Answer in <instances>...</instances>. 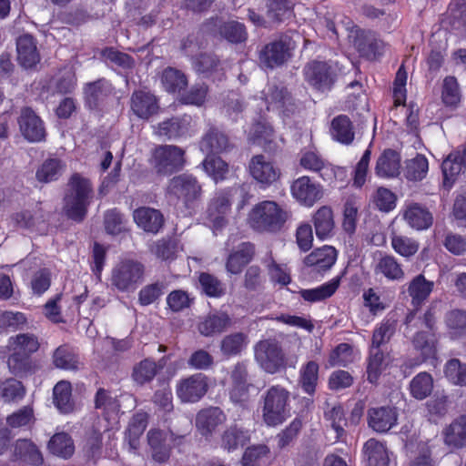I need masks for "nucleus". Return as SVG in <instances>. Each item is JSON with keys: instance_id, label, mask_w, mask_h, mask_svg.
Here are the masks:
<instances>
[{"instance_id": "obj_1", "label": "nucleus", "mask_w": 466, "mask_h": 466, "mask_svg": "<svg viewBox=\"0 0 466 466\" xmlns=\"http://www.w3.org/2000/svg\"><path fill=\"white\" fill-rule=\"evenodd\" d=\"M93 198V187L87 178L75 173L70 177L63 198V213L76 223H81L86 217L88 207Z\"/></svg>"}, {"instance_id": "obj_2", "label": "nucleus", "mask_w": 466, "mask_h": 466, "mask_svg": "<svg viewBox=\"0 0 466 466\" xmlns=\"http://www.w3.org/2000/svg\"><path fill=\"white\" fill-rule=\"evenodd\" d=\"M290 218V212L273 200H263L250 209L248 224L258 233L279 232Z\"/></svg>"}, {"instance_id": "obj_3", "label": "nucleus", "mask_w": 466, "mask_h": 466, "mask_svg": "<svg viewBox=\"0 0 466 466\" xmlns=\"http://www.w3.org/2000/svg\"><path fill=\"white\" fill-rule=\"evenodd\" d=\"M145 265L133 258H123L115 264L110 273V286L123 293L134 292L145 278Z\"/></svg>"}, {"instance_id": "obj_4", "label": "nucleus", "mask_w": 466, "mask_h": 466, "mask_svg": "<svg viewBox=\"0 0 466 466\" xmlns=\"http://www.w3.org/2000/svg\"><path fill=\"white\" fill-rule=\"evenodd\" d=\"M289 391L280 385L269 387L261 396L262 419L270 427L283 423L289 416Z\"/></svg>"}, {"instance_id": "obj_5", "label": "nucleus", "mask_w": 466, "mask_h": 466, "mask_svg": "<svg viewBox=\"0 0 466 466\" xmlns=\"http://www.w3.org/2000/svg\"><path fill=\"white\" fill-rule=\"evenodd\" d=\"M254 358L266 372L274 374L284 369L286 357L279 341L266 339L254 345Z\"/></svg>"}, {"instance_id": "obj_6", "label": "nucleus", "mask_w": 466, "mask_h": 466, "mask_svg": "<svg viewBox=\"0 0 466 466\" xmlns=\"http://www.w3.org/2000/svg\"><path fill=\"white\" fill-rule=\"evenodd\" d=\"M185 162V151L177 146L161 145L153 151L152 165L157 174L176 173L184 167Z\"/></svg>"}, {"instance_id": "obj_7", "label": "nucleus", "mask_w": 466, "mask_h": 466, "mask_svg": "<svg viewBox=\"0 0 466 466\" xmlns=\"http://www.w3.org/2000/svg\"><path fill=\"white\" fill-rule=\"evenodd\" d=\"M167 193L181 200L187 208H194L201 198L202 188L195 177L181 174L170 179Z\"/></svg>"}, {"instance_id": "obj_8", "label": "nucleus", "mask_w": 466, "mask_h": 466, "mask_svg": "<svg viewBox=\"0 0 466 466\" xmlns=\"http://www.w3.org/2000/svg\"><path fill=\"white\" fill-rule=\"evenodd\" d=\"M186 435L187 432L176 434L172 430L168 432L157 429L150 430L147 432V443L152 459L158 463L167 461L171 452L170 442L180 444Z\"/></svg>"}, {"instance_id": "obj_9", "label": "nucleus", "mask_w": 466, "mask_h": 466, "mask_svg": "<svg viewBox=\"0 0 466 466\" xmlns=\"http://www.w3.org/2000/svg\"><path fill=\"white\" fill-rule=\"evenodd\" d=\"M294 49L289 40H276L263 46L258 54V62L261 67L274 69L283 66L291 56Z\"/></svg>"}, {"instance_id": "obj_10", "label": "nucleus", "mask_w": 466, "mask_h": 466, "mask_svg": "<svg viewBox=\"0 0 466 466\" xmlns=\"http://www.w3.org/2000/svg\"><path fill=\"white\" fill-rule=\"evenodd\" d=\"M262 96L268 109H276L284 116L293 114L297 108L292 96L281 83H268L262 91Z\"/></svg>"}, {"instance_id": "obj_11", "label": "nucleus", "mask_w": 466, "mask_h": 466, "mask_svg": "<svg viewBox=\"0 0 466 466\" xmlns=\"http://www.w3.org/2000/svg\"><path fill=\"white\" fill-rule=\"evenodd\" d=\"M305 80L319 91H329L336 80V73L329 64L323 61L309 62L304 67Z\"/></svg>"}, {"instance_id": "obj_12", "label": "nucleus", "mask_w": 466, "mask_h": 466, "mask_svg": "<svg viewBox=\"0 0 466 466\" xmlns=\"http://www.w3.org/2000/svg\"><path fill=\"white\" fill-rule=\"evenodd\" d=\"M176 390L182 402H197L208 392V379L203 373L189 375L177 383Z\"/></svg>"}, {"instance_id": "obj_13", "label": "nucleus", "mask_w": 466, "mask_h": 466, "mask_svg": "<svg viewBox=\"0 0 466 466\" xmlns=\"http://www.w3.org/2000/svg\"><path fill=\"white\" fill-rule=\"evenodd\" d=\"M22 136L29 142L37 143L45 140L46 132L43 120L28 106L23 107L17 119Z\"/></svg>"}, {"instance_id": "obj_14", "label": "nucleus", "mask_w": 466, "mask_h": 466, "mask_svg": "<svg viewBox=\"0 0 466 466\" xmlns=\"http://www.w3.org/2000/svg\"><path fill=\"white\" fill-rule=\"evenodd\" d=\"M113 91V85L104 77L85 84L83 95L86 106L90 110H101Z\"/></svg>"}, {"instance_id": "obj_15", "label": "nucleus", "mask_w": 466, "mask_h": 466, "mask_svg": "<svg viewBox=\"0 0 466 466\" xmlns=\"http://www.w3.org/2000/svg\"><path fill=\"white\" fill-rule=\"evenodd\" d=\"M248 169L251 177L262 188L269 187L280 177L279 169L267 160L264 155L254 156L249 161Z\"/></svg>"}, {"instance_id": "obj_16", "label": "nucleus", "mask_w": 466, "mask_h": 466, "mask_svg": "<svg viewBox=\"0 0 466 466\" xmlns=\"http://www.w3.org/2000/svg\"><path fill=\"white\" fill-rule=\"evenodd\" d=\"M234 145L219 127L211 126L199 141V148L206 154H221L230 151Z\"/></svg>"}, {"instance_id": "obj_17", "label": "nucleus", "mask_w": 466, "mask_h": 466, "mask_svg": "<svg viewBox=\"0 0 466 466\" xmlns=\"http://www.w3.org/2000/svg\"><path fill=\"white\" fill-rule=\"evenodd\" d=\"M368 425L374 431L386 433L396 426L398 412L395 407L380 406L368 410Z\"/></svg>"}, {"instance_id": "obj_18", "label": "nucleus", "mask_w": 466, "mask_h": 466, "mask_svg": "<svg viewBox=\"0 0 466 466\" xmlns=\"http://www.w3.org/2000/svg\"><path fill=\"white\" fill-rule=\"evenodd\" d=\"M194 133L195 124L193 118L189 115L171 117L158 125L159 136H164L168 139H177L191 136Z\"/></svg>"}, {"instance_id": "obj_19", "label": "nucleus", "mask_w": 466, "mask_h": 466, "mask_svg": "<svg viewBox=\"0 0 466 466\" xmlns=\"http://www.w3.org/2000/svg\"><path fill=\"white\" fill-rule=\"evenodd\" d=\"M414 349L420 353V357L413 361L409 360L407 366L412 368L421 364L429 359L435 358L437 349V338L435 333L418 331L412 338L411 340Z\"/></svg>"}, {"instance_id": "obj_20", "label": "nucleus", "mask_w": 466, "mask_h": 466, "mask_svg": "<svg viewBox=\"0 0 466 466\" xmlns=\"http://www.w3.org/2000/svg\"><path fill=\"white\" fill-rule=\"evenodd\" d=\"M17 62L25 69H33L40 62L35 38L25 34L16 39Z\"/></svg>"}, {"instance_id": "obj_21", "label": "nucleus", "mask_w": 466, "mask_h": 466, "mask_svg": "<svg viewBox=\"0 0 466 466\" xmlns=\"http://www.w3.org/2000/svg\"><path fill=\"white\" fill-rule=\"evenodd\" d=\"M230 197V191H220L209 202L208 217L217 229L223 228L227 223L226 217L231 207Z\"/></svg>"}, {"instance_id": "obj_22", "label": "nucleus", "mask_w": 466, "mask_h": 466, "mask_svg": "<svg viewBox=\"0 0 466 466\" xmlns=\"http://www.w3.org/2000/svg\"><path fill=\"white\" fill-rule=\"evenodd\" d=\"M130 106L133 113L141 119H148L159 107L157 97L144 90H136L132 93Z\"/></svg>"}, {"instance_id": "obj_23", "label": "nucleus", "mask_w": 466, "mask_h": 466, "mask_svg": "<svg viewBox=\"0 0 466 466\" xmlns=\"http://www.w3.org/2000/svg\"><path fill=\"white\" fill-rule=\"evenodd\" d=\"M232 325V319L226 312L209 313L198 324V330L204 337H214L226 331Z\"/></svg>"}, {"instance_id": "obj_24", "label": "nucleus", "mask_w": 466, "mask_h": 466, "mask_svg": "<svg viewBox=\"0 0 466 466\" xmlns=\"http://www.w3.org/2000/svg\"><path fill=\"white\" fill-rule=\"evenodd\" d=\"M292 196L300 203L311 207L321 198L319 185L311 182L309 177H301L291 185Z\"/></svg>"}, {"instance_id": "obj_25", "label": "nucleus", "mask_w": 466, "mask_h": 466, "mask_svg": "<svg viewBox=\"0 0 466 466\" xmlns=\"http://www.w3.org/2000/svg\"><path fill=\"white\" fill-rule=\"evenodd\" d=\"M226 420V415L218 407L201 410L196 417V426L202 436H210L216 428Z\"/></svg>"}, {"instance_id": "obj_26", "label": "nucleus", "mask_w": 466, "mask_h": 466, "mask_svg": "<svg viewBox=\"0 0 466 466\" xmlns=\"http://www.w3.org/2000/svg\"><path fill=\"white\" fill-rule=\"evenodd\" d=\"M444 443L452 449L466 447V414L455 418L443 429Z\"/></svg>"}, {"instance_id": "obj_27", "label": "nucleus", "mask_w": 466, "mask_h": 466, "mask_svg": "<svg viewBox=\"0 0 466 466\" xmlns=\"http://www.w3.org/2000/svg\"><path fill=\"white\" fill-rule=\"evenodd\" d=\"M403 218L410 228L416 230L427 229L433 223L431 212L419 203L409 204L403 212Z\"/></svg>"}, {"instance_id": "obj_28", "label": "nucleus", "mask_w": 466, "mask_h": 466, "mask_svg": "<svg viewBox=\"0 0 466 466\" xmlns=\"http://www.w3.org/2000/svg\"><path fill=\"white\" fill-rule=\"evenodd\" d=\"M375 173L383 178L398 177L400 173V155L393 149H385L377 159Z\"/></svg>"}, {"instance_id": "obj_29", "label": "nucleus", "mask_w": 466, "mask_h": 466, "mask_svg": "<svg viewBox=\"0 0 466 466\" xmlns=\"http://www.w3.org/2000/svg\"><path fill=\"white\" fill-rule=\"evenodd\" d=\"M137 225L146 232L156 234L164 225V218L157 209L142 207L133 213Z\"/></svg>"}, {"instance_id": "obj_30", "label": "nucleus", "mask_w": 466, "mask_h": 466, "mask_svg": "<svg viewBox=\"0 0 466 466\" xmlns=\"http://www.w3.org/2000/svg\"><path fill=\"white\" fill-rule=\"evenodd\" d=\"M337 250L331 246H323L315 248L310 254L305 257L304 264L307 267L314 268L318 272L329 269L336 262Z\"/></svg>"}, {"instance_id": "obj_31", "label": "nucleus", "mask_w": 466, "mask_h": 466, "mask_svg": "<svg viewBox=\"0 0 466 466\" xmlns=\"http://www.w3.org/2000/svg\"><path fill=\"white\" fill-rule=\"evenodd\" d=\"M255 247L250 242L241 243L238 248L232 251L227 259L226 269L230 274H239L243 268L253 258Z\"/></svg>"}, {"instance_id": "obj_32", "label": "nucleus", "mask_w": 466, "mask_h": 466, "mask_svg": "<svg viewBox=\"0 0 466 466\" xmlns=\"http://www.w3.org/2000/svg\"><path fill=\"white\" fill-rule=\"evenodd\" d=\"M466 168V148L455 150L448 155L441 164L444 184L450 186L456 177Z\"/></svg>"}, {"instance_id": "obj_33", "label": "nucleus", "mask_w": 466, "mask_h": 466, "mask_svg": "<svg viewBox=\"0 0 466 466\" xmlns=\"http://www.w3.org/2000/svg\"><path fill=\"white\" fill-rule=\"evenodd\" d=\"M434 282L426 279L424 275L415 276L408 284L407 292L411 298V305L420 308L430 297Z\"/></svg>"}, {"instance_id": "obj_34", "label": "nucleus", "mask_w": 466, "mask_h": 466, "mask_svg": "<svg viewBox=\"0 0 466 466\" xmlns=\"http://www.w3.org/2000/svg\"><path fill=\"white\" fill-rule=\"evenodd\" d=\"M354 46L361 56L368 59H375L381 56L384 50V44L366 31H356Z\"/></svg>"}, {"instance_id": "obj_35", "label": "nucleus", "mask_w": 466, "mask_h": 466, "mask_svg": "<svg viewBox=\"0 0 466 466\" xmlns=\"http://www.w3.org/2000/svg\"><path fill=\"white\" fill-rule=\"evenodd\" d=\"M248 336L244 332H233L224 336L219 342V350L223 357L231 358L240 355L248 347Z\"/></svg>"}, {"instance_id": "obj_36", "label": "nucleus", "mask_w": 466, "mask_h": 466, "mask_svg": "<svg viewBox=\"0 0 466 466\" xmlns=\"http://www.w3.org/2000/svg\"><path fill=\"white\" fill-rule=\"evenodd\" d=\"M332 138L341 144L350 145L354 140L355 133L350 119L346 115L334 117L330 125Z\"/></svg>"}, {"instance_id": "obj_37", "label": "nucleus", "mask_w": 466, "mask_h": 466, "mask_svg": "<svg viewBox=\"0 0 466 466\" xmlns=\"http://www.w3.org/2000/svg\"><path fill=\"white\" fill-rule=\"evenodd\" d=\"M390 357L380 348L370 347L367 365V379L369 382L377 383L381 372L388 366Z\"/></svg>"}, {"instance_id": "obj_38", "label": "nucleus", "mask_w": 466, "mask_h": 466, "mask_svg": "<svg viewBox=\"0 0 466 466\" xmlns=\"http://www.w3.org/2000/svg\"><path fill=\"white\" fill-rule=\"evenodd\" d=\"M374 272L391 281H400L405 276L401 265L391 255L381 257L374 268Z\"/></svg>"}, {"instance_id": "obj_39", "label": "nucleus", "mask_w": 466, "mask_h": 466, "mask_svg": "<svg viewBox=\"0 0 466 466\" xmlns=\"http://www.w3.org/2000/svg\"><path fill=\"white\" fill-rule=\"evenodd\" d=\"M429 171V162L425 156L417 154L405 161L403 176L408 181L418 182L424 179Z\"/></svg>"}, {"instance_id": "obj_40", "label": "nucleus", "mask_w": 466, "mask_h": 466, "mask_svg": "<svg viewBox=\"0 0 466 466\" xmlns=\"http://www.w3.org/2000/svg\"><path fill=\"white\" fill-rule=\"evenodd\" d=\"M248 440L247 431L238 428L237 425H232L223 431L220 446L225 451L231 452L246 445Z\"/></svg>"}, {"instance_id": "obj_41", "label": "nucleus", "mask_w": 466, "mask_h": 466, "mask_svg": "<svg viewBox=\"0 0 466 466\" xmlns=\"http://www.w3.org/2000/svg\"><path fill=\"white\" fill-rule=\"evenodd\" d=\"M363 449L369 466H389L388 451L382 442L370 439L365 442Z\"/></svg>"}, {"instance_id": "obj_42", "label": "nucleus", "mask_w": 466, "mask_h": 466, "mask_svg": "<svg viewBox=\"0 0 466 466\" xmlns=\"http://www.w3.org/2000/svg\"><path fill=\"white\" fill-rule=\"evenodd\" d=\"M466 27V0H453L449 6L447 16L441 21V27L447 29Z\"/></svg>"}, {"instance_id": "obj_43", "label": "nucleus", "mask_w": 466, "mask_h": 466, "mask_svg": "<svg viewBox=\"0 0 466 466\" xmlns=\"http://www.w3.org/2000/svg\"><path fill=\"white\" fill-rule=\"evenodd\" d=\"M25 329H28V319L25 313L12 310L0 312V334Z\"/></svg>"}, {"instance_id": "obj_44", "label": "nucleus", "mask_w": 466, "mask_h": 466, "mask_svg": "<svg viewBox=\"0 0 466 466\" xmlns=\"http://www.w3.org/2000/svg\"><path fill=\"white\" fill-rule=\"evenodd\" d=\"M49 451L64 459L70 458L75 451V445L72 438L66 432L56 433L48 442Z\"/></svg>"}, {"instance_id": "obj_45", "label": "nucleus", "mask_w": 466, "mask_h": 466, "mask_svg": "<svg viewBox=\"0 0 466 466\" xmlns=\"http://www.w3.org/2000/svg\"><path fill=\"white\" fill-rule=\"evenodd\" d=\"M340 284V277H336L330 281L322 284L321 286L300 290V296L307 301L316 302L326 299L331 297L338 289Z\"/></svg>"}, {"instance_id": "obj_46", "label": "nucleus", "mask_w": 466, "mask_h": 466, "mask_svg": "<svg viewBox=\"0 0 466 466\" xmlns=\"http://www.w3.org/2000/svg\"><path fill=\"white\" fill-rule=\"evenodd\" d=\"M65 170V165L60 159L48 158L37 168L36 179L41 183L57 180Z\"/></svg>"}, {"instance_id": "obj_47", "label": "nucleus", "mask_w": 466, "mask_h": 466, "mask_svg": "<svg viewBox=\"0 0 466 466\" xmlns=\"http://www.w3.org/2000/svg\"><path fill=\"white\" fill-rule=\"evenodd\" d=\"M316 235L320 239L327 238L334 227L332 210L329 207H321L313 218Z\"/></svg>"}, {"instance_id": "obj_48", "label": "nucleus", "mask_w": 466, "mask_h": 466, "mask_svg": "<svg viewBox=\"0 0 466 466\" xmlns=\"http://www.w3.org/2000/svg\"><path fill=\"white\" fill-rule=\"evenodd\" d=\"M319 370V366L314 360L308 361L299 370V384L302 390L309 395H313L316 391Z\"/></svg>"}, {"instance_id": "obj_49", "label": "nucleus", "mask_w": 466, "mask_h": 466, "mask_svg": "<svg viewBox=\"0 0 466 466\" xmlns=\"http://www.w3.org/2000/svg\"><path fill=\"white\" fill-rule=\"evenodd\" d=\"M54 404L62 413H69L74 410L71 400V385L67 381H59L53 390Z\"/></svg>"}, {"instance_id": "obj_50", "label": "nucleus", "mask_w": 466, "mask_h": 466, "mask_svg": "<svg viewBox=\"0 0 466 466\" xmlns=\"http://www.w3.org/2000/svg\"><path fill=\"white\" fill-rule=\"evenodd\" d=\"M433 390V379L428 372H420L410 383V394L413 398L422 400L431 395Z\"/></svg>"}, {"instance_id": "obj_51", "label": "nucleus", "mask_w": 466, "mask_h": 466, "mask_svg": "<svg viewBox=\"0 0 466 466\" xmlns=\"http://www.w3.org/2000/svg\"><path fill=\"white\" fill-rule=\"evenodd\" d=\"M161 82L165 90L168 93H179L187 86L185 74L173 67H167L163 71Z\"/></svg>"}, {"instance_id": "obj_52", "label": "nucleus", "mask_w": 466, "mask_h": 466, "mask_svg": "<svg viewBox=\"0 0 466 466\" xmlns=\"http://www.w3.org/2000/svg\"><path fill=\"white\" fill-rule=\"evenodd\" d=\"M147 425V416L146 413H137L132 417L125 432L126 439L127 440L131 449H137L139 445V438L145 431Z\"/></svg>"}, {"instance_id": "obj_53", "label": "nucleus", "mask_w": 466, "mask_h": 466, "mask_svg": "<svg viewBox=\"0 0 466 466\" xmlns=\"http://www.w3.org/2000/svg\"><path fill=\"white\" fill-rule=\"evenodd\" d=\"M203 167L207 174L218 183L227 177L228 173V165L217 154H207L203 161Z\"/></svg>"}, {"instance_id": "obj_54", "label": "nucleus", "mask_w": 466, "mask_h": 466, "mask_svg": "<svg viewBox=\"0 0 466 466\" xmlns=\"http://www.w3.org/2000/svg\"><path fill=\"white\" fill-rule=\"evenodd\" d=\"M15 455L34 465L43 462V457L37 447L29 440H18L15 445Z\"/></svg>"}, {"instance_id": "obj_55", "label": "nucleus", "mask_w": 466, "mask_h": 466, "mask_svg": "<svg viewBox=\"0 0 466 466\" xmlns=\"http://www.w3.org/2000/svg\"><path fill=\"white\" fill-rule=\"evenodd\" d=\"M444 323L451 335H466V310L455 309L448 311L444 317Z\"/></svg>"}, {"instance_id": "obj_56", "label": "nucleus", "mask_w": 466, "mask_h": 466, "mask_svg": "<svg viewBox=\"0 0 466 466\" xmlns=\"http://www.w3.org/2000/svg\"><path fill=\"white\" fill-rule=\"evenodd\" d=\"M43 220L39 210L22 209L10 217V225L15 228L31 229Z\"/></svg>"}, {"instance_id": "obj_57", "label": "nucleus", "mask_w": 466, "mask_h": 466, "mask_svg": "<svg viewBox=\"0 0 466 466\" xmlns=\"http://www.w3.org/2000/svg\"><path fill=\"white\" fill-rule=\"evenodd\" d=\"M324 419L336 432V439L341 440L346 433L344 427L347 426V419L342 406L335 405L325 410Z\"/></svg>"}, {"instance_id": "obj_58", "label": "nucleus", "mask_w": 466, "mask_h": 466, "mask_svg": "<svg viewBox=\"0 0 466 466\" xmlns=\"http://www.w3.org/2000/svg\"><path fill=\"white\" fill-rule=\"evenodd\" d=\"M9 344L14 350H18L30 356L36 352L40 347L38 338L32 333H19L12 336L9 339Z\"/></svg>"}, {"instance_id": "obj_59", "label": "nucleus", "mask_w": 466, "mask_h": 466, "mask_svg": "<svg viewBox=\"0 0 466 466\" xmlns=\"http://www.w3.org/2000/svg\"><path fill=\"white\" fill-rule=\"evenodd\" d=\"M198 282L202 291L208 297L220 298L226 293L225 284L212 274L200 273Z\"/></svg>"}, {"instance_id": "obj_60", "label": "nucleus", "mask_w": 466, "mask_h": 466, "mask_svg": "<svg viewBox=\"0 0 466 466\" xmlns=\"http://www.w3.org/2000/svg\"><path fill=\"white\" fill-rule=\"evenodd\" d=\"M23 384L15 379H8L0 383V398L5 402H16L25 395Z\"/></svg>"}, {"instance_id": "obj_61", "label": "nucleus", "mask_w": 466, "mask_h": 466, "mask_svg": "<svg viewBox=\"0 0 466 466\" xmlns=\"http://www.w3.org/2000/svg\"><path fill=\"white\" fill-rule=\"evenodd\" d=\"M157 370L154 360L145 359L133 368L132 378L137 384L143 385L154 379Z\"/></svg>"}, {"instance_id": "obj_62", "label": "nucleus", "mask_w": 466, "mask_h": 466, "mask_svg": "<svg viewBox=\"0 0 466 466\" xmlns=\"http://www.w3.org/2000/svg\"><path fill=\"white\" fill-rule=\"evenodd\" d=\"M53 362L56 368L63 370H74L78 366L77 357L66 345L60 346L55 350Z\"/></svg>"}, {"instance_id": "obj_63", "label": "nucleus", "mask_w": 466, "mask_h": 466, "mask_svg": "<svg viewBox=\"0 0 466 466\" xmlns=\"http://www.w3.org/2000/svg\"><path fill=\"white\" fill-rule=\"evenodd\" d=\"M7 364L11 372L15 376H22L32 370L30 355L18 350H14L9 356Z\"/></svg>"}, {"instance_id": "obj_64", "label": "nucleus", "mask_w": 466, "mask_h": 466, "mask_svg": "<svg viewBox=\"0 0 466 466\" xmlns=\"http://www.w3.org/2000/svg\"><path fill=\"white\" fill-rule=\"evenodd\" d=\"M444 374L452 384L466 386V364L458 359H451L445 364Z\"/></svg>"}]
</instances>
